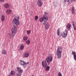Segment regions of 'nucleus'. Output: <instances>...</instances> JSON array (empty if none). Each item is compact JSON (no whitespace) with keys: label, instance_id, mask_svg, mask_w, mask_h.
<instances>
[{"label":"nucleus","instance_id":"1","mask_svg":"<svg viewBox=\"0 0 76 76\" xmlns=\"http://www.w3.org/2000/svg\"><path fill=\"white\" fill-rule=\"evenodd\" d=\"M48 20V17L46 15H45L43 16V17H41L39 20V22H42L43 21H44L43 22V24L45 26V28L46 29H48L49 27H50V25H49V23L47 22V20Z\"/></svg>","mask_w":76,"mask_h":76},{"label":"nucleus","instance_id":"2","mask_svg":"<svg viewBox=\"0 0 76 76\" xmlns=\"http://www.w3.org/2000/svg\"><path fill=\"white\" fill-rule=\"evenodd\" d=\"M20 24V21L17 19H15L14 21V22L12 23V25L14 26L12 29L11 30L12 33L14 35L16 34V33L17 32V28L16 27L19 26Z\"/></svg>","mask_w":76,"mask_h":76},{"label":"nucleus","instance_id":"3","mask_svg":"<svg viewBox=\"0 0 76 76\" xmlns=\"http://www.w3.org/2000/svg\"><path fill=\"white\" fill-rule=\"evenodd\" d=\"M53 57L51 56H48L47 58L45 59V60L43 61H42V66L43 67H47L48 64L50 65V62H52L53 60Z\"/></svg>","mask_w":76,"mask_h":76},{"label":"nucleus","instance_id":"4","mask_svg":"<svg viewBox=\"0 0 76 76\" xmlns=\"http://www.w3.org/2000/svg\"><path fill=\"white\" fill-rule=\"evenodd\" d=\"M58 48L57 50L56 55L58 58H61V54H62V51H63V49L62 47H59Z\"/></svg>","mask_w":76,"mask_h":76},{"label":"nucleus","instance_id":"5","mask_svg":"<svg viewBox=\"0 0 76 76\" xmlns=\"http://www.w3.org/2000/svg\"><path fill=\"white\" fill-rule=\"evenodd\" d=\"M67 29H65V31L63 32V33H61L60 35V34H59V30H58L57 32V34L58 35V36H61L63 38H66L67 37Z\"/></svg>","mask_w":76,"mask_h":76},{"label":"nucleus","instance_id":"6","mask_svg":"<svg viewBox=\"0 0 76 76\" xmlns=\"http://www.w3.org/2000/svg\"><path fill=\"white\" fill-rule=\"evenodd\" d=\"M37 3L39 7H41L43 4L42 0H37Z\"/></svg>","mask_w":76,"mask_h":76},{"label":"nucleus","instance_id":"7","mask_svg":"<svg viewBox=\"0 0 76 76\" xmlns=\"http://www.w3.org/2000/svg\"><path fill=\"white\" fill-rule=\"evenodd\" d=\"M17 69L18 73H20V74H21V73H23V69H21V68L19 67H18L17 68Z\"/></svg>","mask_w":76,"mask_h":76},{"label":"nucleus","instance_id":"8","mask_svg":"<svg viewBox=\"0 0 76 76\" xmlns=\"http://www.w3.org/2000/svg\"><path fill=\"white\" fill-rule=\"evenodd\" d=\"M15 35L14 34H12V33L11 34V33H9L8 34V37L9 38H13V37L15 36Z\"/></svg>","mask_w":76,"mask_h":76},{"label":"nucleus","instance_id":"9","mask_svg":"<svg viewBox=\"0 0 76 76\" xmlns=\"http://www.w3.org/2000/svg\"><path fill=\"white\" fill-rule=\"evenodd\" d=\"M70 1L71 2V3L73 1V0H64V1L65 3H67L68 4H70Z\"/></svg>","mask_w":76,"mask_h":76},{"label":"nucleus","instance_id":"10","mask_svg":"<svg viewBox=\"0 0 76 76\" xmlns=\"http://www.w3.org/2000/svg\"><path fill=\"white\" fill-rule=\"evenodd\" d=\"M4 7L6 9H9L10 7L9 4L7 3L5 4L4 5Z\"/></svg>","mask_w":76,"mask_h":76},{"label":"nucleus","instance_id":"11","mask_svg":"<svg viewBox=\"0 0 76 76\" xmlns=\"http://www.w3.org/2000/svg\"><path fill=\"white\" fill-rule=\"evenodd\" d=\"M2 54H5L6 55L7 54V52L4 49H3L2 50Z\"/></svg>","mask_w":76,"mask_h":76},{"label":"nucleus","instance_id":"12","mask_svg":"<svg viewBox=\"0 0 76 76\" xmlns=\"http://www.w3.org/2000/svg\"><path fill=\"white\" fill-rule=\"evenodd\" d=\"M71 28V25L70 24H67V26H66V29H71L70 28Z\"/></svg>","mask_w":76,"mask_h":76},{"label":"nucleus","instance_id":"13","mask_svg":"<svg viewBox=\"0 0 76 76\" xmlns=\"http://www.w3.org/2000/svg\"><path fill=\"white\" fill-rule=\"evenodd\" d=\"M45 70H46L47 71H49L50 70V67L49 66L45 67H44Z\"/></svg>","mask_w":76,"mask_h":76},{"label":"nucleus","instance_id":"14","mask_svg":"<svg viewBox=\"0 0 76 76\" xmlns=\"http://www.w3.org/2000/svg\"><path fill=\"white\" fill-rule=\"evenodd\" d=\"M20 65H22V66H25V62L23 61H20Z\"/></svg>","mask_w":76,"mask_h":76},{"label":"nucleus","instance_id":"15","mask_svg":"<svg viewBox=\"0 0 76 76\" xmlns=\"http://www.w3.org/2000/svg\"><path fill=\"white\" fill-rule=\"evenodd\" d=\"M12 12V11L10 10L9 9L7 10V13L8 14H10Z\"/></svg>","mask_w":76,"mask_h":76},{"label":"nucleus","instance_id":"16","mask_svg":"<svg viewBox=\"0 0 76 76\" xmlns=\"http://www.w3.org/2000/svg\"><path fill=\"white\" fill-rule=\"evenodd\" d=\"M29 53H26L24 54V56L25 57H29Z\"/></svg>","mask_w":76,"mask_h":76},{"label":"nucleus","instance_id":"17","mask_svg":"<svg viewBox=\"0 0 76 76\" xmlns=\"http://www.w3.org/2000/svg\"><path fill=\"white\" fill-rule=\"evenodd\" d=\"M72 14H74L75 12V7H72Z\"/></svg>","mask_w":76,"mask_h":76},{"label":"nucleus","instance_id":"18","mask_svg":"<svg viewBox=\"0 0 76 76\" xmlns=\"http://www.w3.org/2000/svg\"><path fill=\"white\" fill-rule=\"evenodd\" d=\"M24 41H26L28 39V37L27 36H24L23 38Z\"/></svg>","mask_w":76,"mask_h":76},{"label":"nucleus","instance_id":"19","mask_svg":"<svg viewBox=\"0 0 76 76\" xmlns=\"http://www.w3.org/2000/svg\"><path fill=\"white\" fill-rule=\"evenodd\" d=\"M1 20L2 21H4V16L3 15H2Z\"/></svg>","mask_w":76,"mask_h":76},{"label":"nucleus","instance_id":"20","mask_svg":"<svg viewBox=\"0 0 76 76\" xmlns=\"http://www.w3.org/2000/svg\"><path fill=\"white\" fill-rule=\"evenodd\" d=\"M24 48V46L23 45H21L20 46V49L21 50H22Z\"/></svg>","mask_w":76,"mask_h":76},{"label":"nucleus","instance_id":"21","mask_svg":"<svg viewBox=\"0 0 76 76\" xmlns=\"http://www.w3.org/2000/svg\"><path fill=\"white\" fill-rule=\"evenodd\" d=\"M15 75V72L13 71H12L11 72L10 75Z\"/></svg>","mask_w":76,"mask_h":76},{"label":"nucleus","instance_id":"22","mask_svg":"<svg viewBox=\"0 0 76 76\" xmlns=\"http://www.w3.org/2000/svg\"><path fill=\"white\" fill-rule=\"evenodd\" d=\"M26 44H28V45L30 44V40H28L26 41Z\"/></svg>","mask_w":76,"mask_h":76},{"label":"nucleus","instance_id":"23","mask_svg":"<svg viewBox=\"0 0 76 76\" xmlns=\"http://www.w3.org/2000/svg\"><path fill=\"white\" fill-rule=\"evenodd\" d=\"M34 19L35 20H38V17L37 15H36L35 16Z\"/></svg>","mask_w":76,"mask_h":76},{"label":"nucleus","instance_id":"24","mask_svg":"<svg viewBox=\"0 0 76 76\" xmlns=\"http://www.w3.org/2000/svg\"><path fill=\"white\" fill-rule=\"evenodd\" d=\"M73 28L74 30H76V26H74V23H73Z\"/></svg>","mask_w":76,"mask_h":76},{"label":"nucleus","instance_id":"25","mask_svg":"<svg viewBox=\"0 0 76 76\" xmlns=\"http://www.w3.org/2000/svg\"><path fill=\"white\" fill-rule=\"evenodd\" d=\"M72 54H73L74 56V55H76V53L75 51L73 52L72 51Z\"/></svg>","mask_w":76,"mask_h":76},{"label":"nucleus","instance_id":"26","mask_svg":"<svg viewBox=\"0 0 76 76\" xmlns=\"http://www.w3.org/2000/svg\"><path fill=\"white\" fill-rule=\"evenodd\" d=\"M27 34H29L31 33V31L29 30L27 31Z\"/></svg>","mask_w":76,"mask_h":76},{"label":"nucleus","instance_id":"27","mask_svg":"<svg viewBox=\"0 0 76 76\" xmlns=\"http://www.w3.org/2000/svg\"><path fill=\"white\" fill-rule=\"evenodd\" d=\"M58 76H62V75H61V73L60 72H59L58 73Z\"/></svg>","mask_w":76,"mask_h":76},{"label":"nucleus","instance_id":"28","mask_svg":"<svg viewBox=\"0 0 76 76\" xmlns=\"http://www.w3.org/2000/svg\"><path fill=\"white\" fill-rule=\"evenodd\" d=\"M17 76H21V74H20L19 73H18L17 74Z\"/></svg>","mask_w":76,"mask_h":76},{"label":"nucleus","instance_id":"29","mask_svg":"<svg viewBox=\"0 0 76 76\" xmlns=\"http://www.w3.org/2000/svg\"><path fill=\"white\" fill-rule=\"evenodd\" d=\"M47 14H48V13H47L46 12H45V15H47Z\"/></svg>","mask_w":76,"mask_h":76},{"label":"nucleus","instance_id":"30","mask_svg":"<svg viewBox=\"0 0 76 76\" xmlns=\"http://www.w3.org/2000/svg\"><path fill=\"white\" fill-rule=\"evenodd\" d=\"M17 18L18 19H19V18H20V17H19V16H18L17 17Z\"/></svg>","mask_w":76,"mask_h":76},{"label":"nucleus","instance_id":"31","mask_svg":"<svg viewBox=\"0 0 76 76\" xmlns=\"http://www.w3.org/2000/svg\"><path fill=\"white\" fill-rule=\"evenodd\" d=\"M4 0H0V1L3 2V1H4Z\"/></svg>","mask_w":76,"mask_h":76},{"label":"nucleus","instance_id":"32","mask_svg":"<svg viewBox=\"0 0 76 76\" xmlns=\"http://www.w3.org/2000/svg\"><path fill=\"white\" fill-rule=\"evenodd\" d=\"M27 64H28L27 63H26L25 62L24 66L25 65H27Z\"/></svg>","mask_w":76,"mask_h":76},{"label":"nucleus","instance_id":"33","mask_svg":"<svg viewBox=\"0 0 76 76\" xmlns=\"http://www.w3.org/2000/svg\"><path fill=\"white\" fill-rule=\"evenodd\" d=\"M74 26H76V23H75V24H74Z\"/></svg>","mask_w":76,"mask_h":76},{"label":"nucleus","instance_id":"34","mask_svg":"<svg viewBox=\"0 0 76 76\" xmlns=\"http://www.w3.org/2000/svg\"><path fill=\"white\" fill-rule=\"evenodd\" d=\"M27 63V64H29V62H28Z\"/></svg>","mask_w":76,"mask_h":76},{"label":"nucleus","instance_id":"35","mask_svg":"<svg viewBox=\"0 0 76 76\" xmlns=\"http://www.w3.org/2000/svg\"><path fill=\"white\" fill-rule=\"evenodd\" d=\"M73 1H76V0H73Z\"/></svg>","mask_w":76,"mask_h":76},{"label":"nucleus","instance_id":"36","mask_svg":"<svg viewBox=\"0 0 76 76\" xmlns=\"http://www.w3.org/2000/svg\"><path fill=\"white\" fill-rule=\"evenodd\" d=\"M31 76H33V75H31Z\"/></svg>","mask_w":76,"mask_h":76},{"label":"nucleus","instance_id":"37","mask_svg":"<svg viewBox=\"0 0 76 76\" xmlns=\"http://www.w3.org/2000/svg\"><path fill=\"white\" fill-rule=\"evenodd\" d=\"M9 76H10V75H9Z\"/></svg>","mask_w":76,"mask_h":76}]
</instances>
